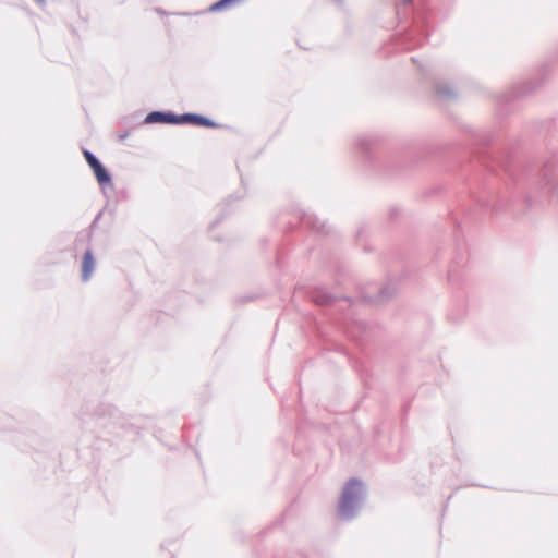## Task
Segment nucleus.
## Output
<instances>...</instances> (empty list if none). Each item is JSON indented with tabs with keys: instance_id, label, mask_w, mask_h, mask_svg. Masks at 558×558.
Listing matches in <instances>:
<instances>
[{
	"instance_id": "nucleus-1",
	"label": "nucleus",
	"mask_w": 558,
	"mask_h": 558,
	"mask_svg": "<svg viewBox=\"0 0 558 558\" xmlns=\"http://www.w3.org/2000/svg\"><path fill=\"white\" fill-rule=\"evenodd\" d=\"M359 487H360V482H357L355 480L348 482V484L345 485V487L342 492V496H341V500H340V505H339V511H340L341 515H343V517L348 515V511L351 508L352 502L355 499Z\"/></svg>"
},
{
	"instance_id": "nucleus-2",
	"label": "nucleus",
	"mask_w": 558,
	"mask_h": 558,
	"mask_svg": "<svg viewBox=\"0 0 558 558\" xmlns=\"http://www.w3.org/2000/svg\"><path fill=\"white\" fill-rule=\"evenodd\" d=\"M84 157H85L87 163L89 165V167L93 169L97 181L100 184H108L110 182V175L108 174L106 169L102 167V165L97 160V158L88 150L84 151Z\"/></svg>"
},
{
	"instance_id": "nucleus-3",
	"label": "nucleus",
	"mask_w": 558,
	"mask_h": 558,
	"mask_svg": "<svg viewBox=\"0 0 558 558\" xmlns=\"http://www.w3.org/2000/svg\"><path fill=\"white\" fill-rule=\"evenodd\" d=\"M181 123H191L194 125H202V126H207V128H214L216 125L209 119L204 118L198 114H193V113H185V114L178 116V124H181Z\"/></svg>"
},
{
	"instance_id": "nucleus-4",
	"label": "nucleus",
	"mask_w": 558,
	"mask_h": 558,
	"mask_svg": "<svg viewBox=\"0 0 558 558\" xmlns=\"http://www.w3.org/2000/svg\"><path fill=\"white\" fill-rule=\"evenodd\" d=\"M145 121L147 123H171L178 124V116L171 113H165L159 111H154L147 114Z\"/></svg>"
},
{
	"instance_id": "nucleus-5",
	"label": "nucleus",
	"mask_w": 558,
	"mask_h": 558,
	"mask_svg": "<svg viewBox=\"0 0 558 558\" xmlns=\"http://www.w3.org/2000/svg\"><path fill=\"white\" fill-rule=\"evenodd\" d=\"M95 268V259L90 251H86L83 257L82 263V278L84 281H87Z\"/></svg>"
},
{
	"instance_id": "nucleus-6",
	"label": "nucleus",
	"mask_w": 558,
	"mask_h": 558,
	"mask_svg": "<svg viewBox=\"0 0 558 558\" xmlns=\"http://www.w3.org/2000/svg\"><path fill=\"white\" fill-rule=\"evenodd\" d=\"M243 0H220L210 7V11H218L242 2Z\"/></svg>"
},
{
	"instance_id": "nucleus-7",
	"label": "nucleus",
	"mask_w": 558,
	"mask_h": 558,
	"mask_svg": "<svg viewBox=\"0 0 558 558\" xmlns=\"http://www.w3.org/2000/svg\"><path fill=\"white\" fill-rule=\"evenodd\" d=\"M38 3H44L45 0H36Z\"/></svg>"
}]
</instances>
